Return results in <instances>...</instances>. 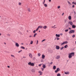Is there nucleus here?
Masks as SVG:
<instances>
[{"mask_svg": "<svg viewBox=\"0 0 76 76\" xmlns=\"http://www.w3.org/2000/svg\"><path fill=\"white\" fill-rule=\"evenodd\" d=\"M58 72V71H57V70H56V71H55V73H57V72Z\"/></svg>", "mask_w": 76, "mask_h": 76, "instance_id": "obj_38", "label": "nucleus"}, {"mask_svg": "<svg viewBox=\"0 0 76 76\" xmlns=\"http://www.w3.org/2000/svg\"><path fill=\"white\" fill-rule=\"evenodd\" d=\"M18 4H19L20 6H21V3H20V2H19V3H18Z\"/></svg>", "mask_w": 76, "mask_h": 76, "instance_id": "obj_35", "label": "nucleus"}, {"mask_svg": "<svg viewBox=\"0 0 76 76\" xmlns=\"http://www.w3.org/2000/svg\"><path fill=\"white\" fill-rule=\"evenodd\" d=\"M68 3H69V4H70V3L69 1H68Z\"/></svg>", "mask_w": 76, "mask_h": 76, "instance_id": "obj_42", "label": "nucleus"}, {"mask_svg": "<svg viewBox=\"0 0 76 76\" xmlns=\"http://www.w3.org/2000/svg\"><path fill=\"white\" fill-rule=\"evenodd\" d=\"M56 70L58 72L60 71V68H58L56 69Z\"/></svg>", "mask_w": 76, "mask_h": 76, "instance_id": "obj_21", "label": "nucleus"}, {"mask_svg": "<svg viewBox=\"0 0 76 76\" xmlns=\"http://www.w3.org/2000/svg\"><path fill=\"white\" fill-rule=\"evenodd\" d=\"M38 55L39 57H40V56H41V54H40V53H38Z\"/></svg>", "mask_w": 76, "mask_h": 76, "instance_id": "obj_33", "label": "nucleus"}, {"mask_svg": "<svg viewBox=\"0 0 76 76\" xmlns=\"http://www.w3.org/2000/svg\"><path fill=\"white\" fill-rule=\"evenodd\" d=\"M64 21H65V22H66V20H65Z\"/></svg>", "mask_w": 76, "mask_h": 76, "instance_id": "obj_58", "label": "nucleus"}, {"mask_svg": "<svg viewBox=\"0 0 76 76\" xmlns=\"http://www.w3.org/2000/svg\"><path fill=\"white\" fill-rule=\"evenodd\" d=\"M72 28H76V26L75 25H72Z\"/></svg>", "mask_w": 76, "mask_h": 76, "instance_id": "obj_20", "label": "nucleus"}, {"mask_svg": "<svg viewBox=\"0 0 76 76\" xmlns=\"http://www.w3.org/2000/svg\"><path fill=\"white\" fill-rule=\"evenodd\" d=\"M28 12H31V11L30 10V9L29 8H28Z\"/></svg>", "mask_w": 76, "mask_h": 76, "instance_id": "obj_31", "label": "nucleus"}, {"mask_svg": "<svg viewBox=\"0 0 76 76\" xmlns=\"http://www.w3.org/2000/svg\"><path fill=\"white\" fill-rule=\"evenodd\" d=\"M75 44H76V41H75Z\"/></svg>", "mask_w": 76, "mask_h": 76, "instance_id": "obj_61", "label": "nucleus"}, {"mask_svg": "<svg viewBox=\"0 0 76 76\" xmlns=\"http://www.w3.org/2000/svg\"><path fill=\"white\" fill-rule=\"evenodd\" d=\"M67 47H68V45H65L64 47V48H67Z\"/></svg>", "mask_w": 76, "mask_h": 76, "instance_id": "obj_19", "label": "nucleus"}, {"mask_svg": "<svg viewBox=\"0 0 76 76\" xmlns=\"http://www.w3.org/2000/svg\"><path fill=\"white\" fill-rule=\"evenodd\" d=\"M53 70H56V66H53Z\"/></svg>", "mask_w": 76, "mask_h": 76, "instance_id": "obj_17", "label": "nucleus"}, {"mask_svg": "<svg viewBox=\"0 0 76 76\" xmlns=\"http://www.w3.org/2000/svg\"><path fill=\"white\" fill-rule=\"evenodd\" d=\"M50 64L52 65L53 64V62H51L50 63Z\"/></svg>", "mask_w": 76, "mask_h": 76, "instance_id": "obj_46", "label": "nucleus"}, {"mask_svg": "<svg viewBox=\"0 0 76 76\" xmlns=\"http://www.w3.org/2000/svg\"><path fill=\"white\" fill-rule=\"evenodd\" d=\"M61 76V75H60V74L58 73L57 74V76Z\"/></svg>", "mask_w": 76, "mask_h": 76, "instance_id": "obj_25", "label": "nucleus"}, {"mask_svg": "<svg viewBox=\"0 0 76 76\" xmlns=\"http://www.w3.org/2000/svg\"><path fill=\"white\" fill-rule=\"evenodd\" d=\"M39 66H41V64H40L39 65Z\"/></svg>", "mask_w": 76, "mask_h": 76, "instance_id": "obj_48", "label": "nucleus"}, {"mask_svg": "<svg viewBox=\"0 0 76 76\" xmlns=\"http://www.w3.org/2000/svg\"><path fill=\"white\" fill-rule=\"evenodd\" d=\"M73 3H74V4H73ZM72 4H75V5H76V2L75 3V2H73L72 3Z\"/></svg>", "mask_w": 76, "mask_h": 76, "instance_id": "obj_32", "label": "nucleus"}, {"mask_svg": "<svg viewBox=\"0 0 76 76\" xmlns=\"http://www.w3.org/2000/svg\"><path fill=\"white\" fill-rule=\"evenodd\" d=\"M39 73H40V75H42V72L41 71H39Z\"/></svg>", "mask_w": 76, "mask_h": 76, "instance_id": "obj_14", "label": "nucleus"}, {"mask_svg": "<svg viewBox=\"0 0 76 76\" xmlns=\"http://www.w3.org/2000/svg\"><path fill=\"white\" fill-rule=\"evenodd\" d=\"M60 35H63V34L62 33H60Z\"/></svg>", "mask_w": 76, "mask_h": 76, "instance_id": "obj_47", "label": "nucleus"}, {"mask_svg": "<svg viewBox=\"0 0 76 76\" xmlns=\"http://www.w3.org/2000/svg\"><path fill=\"white\" fill-rule=\"evenodd\" d=\"M68 19L69 20H71V19H72V17H71V16H69L68 17Z\"/></svg>", "mask_w": 76, "mask_h": 76, "instance_id": "obj_16", "label": "nucleus"}, {"mask_svg": "<svg viewBox=\"0 0 76 76\" xmlns=\"http://www.w3.org/2000/svg\"><path fill=\"white\" fill-rule=\"evenodd\" d=\"M43 28L44 29H46V28H47V26H44Z\"/></svg>", "mask_w": 76, "mask_h": 76, "instance_id": "obj_12", "label": "nucleus"}, {"mask_svg": "<svg viewBox=\"0 0 76 76\" xmlns=\"http://www.w3.org/2000/svg\"><path fill=\"white\" fill-rule=\"evenodd\" d=\"M64 73L65 75H69L70 73V72H64Z\"/></svg>", "mask_w": 76, "mask_h": 76, "instance_id": "obj_8", "label": "nucleus"}, {"mask_svg": "<svg viewBox=\"0 0 76 76\" xmlns=\"http://www.w3.org/2000/svg\"><path fill=\"white\" fill-rule=\"evenodd\" d=\"M63 48H64V47H62L61 49L60 50H63Z\"/></svg>", "mask_w": 76, "mask_h": 76, "instance_id": "obj_36", "label": "nucleus"}, {"mask_svg": "<svg viewBox=\"0 0 76 76\" xmlns=\"http://www.w3.org/2000/svg\"><path fill=\"white\" fill-rule=\"evenodd\" d=\"M37 35V33L35 34L34 35V37H36V35Z\"/></svg>", "mask_w": 76, "mask_h": 76, "instance_id": "obj_24", "label": "nucleus"}, {"mask_svg": "<svg viewBox=\"0 0 76 76\" xmlns=\"http://www.w3.org/2000/svg\"><path fill=\"white\" fill-rule=\"evenodd\" d=\"M53 28H56V27H54Z\"/></svg>", "mask_w": 76, "mask_h": 76, "instance_id": "obj_59", "label": "nucleus"}, {"mask_svg": "<svg viewBox=\"0 0 76 76\" xmlns=\"http://www.w3.org/2000/svg\"><path fill=\"white\" fill-rule=\"evenodd\" d=\"M20 48L22 49H24V50H25V47H23V46H21L20 47Z\"/></svg>", "mask_w": 76, "mask_h": 76, "instance_id": "obj_22", "label": "nucleus"}, {"mask_svg": "<svg viewBox=\"0 0 76 76\" xmlns=\"http://www.w3.org/2000/svg\"><path fill=\"white\" fill-rule=\"evenodd\" d=\"M7 67L8 68H10V66H8Z\"/></svg>", "mask_w": 76, "mask_h": 76, "instance_id": "obj_45", "label": "nucleus"}, {"mask_svg": "<svg viewBox=\"0 0 76 76\" xmlns=\"http://www.w3.org/2000/svg\"><path fill=\"white\" fill-rule=\"evenodd\" d=\"M68 55L69 58H72V56H75V53L72 52L68 54Z\"/></svg>", "mask_w": 76, "mask_h": 76, "instance_id": "obj_1", "label": "nucleus"}, {"mask_svg": "<svg viewBox=\"0 0 76 76\" xmlns=\"http://www.w3.org/2000/svg\"><path fill=\"white\" fill-rule=\"evenodd\" d=\"M64 14V13H63V14L62 15V16H63Z\"/></svg>", "mask_w": 76, "mask_h": 76, "instance_id": "obj_55", "label": "nucleus"}, {"mask_svg": "<svg viewBox=\"0 0 76 76\" xmlns=\"http://www.w3.org/2000/svg\"><path fill=\"white\" fill-rule=\"evenodd\" d=\"M59 39H60V38H57V40H59Z\"/></svg>", "mask_w": 76, "mask_h": 76, "instance_id": "obj_44", "label": "nucleus"}, {"mask_svg": "<svg viewBox=\"0 0 76 76\" xmlns=\"http://www.w3.org/2000/svg\"><path fill=\"white\" fill-rule=\"evenodd\" d=\"M42 71H43V70H44V68H42Z\"/></svg>", "mask_w": 76, "mask_h": 76, "instance_id": "obj_50", "label": "nucleus"}, {"mask_svg": "<svg viewBox=\"0 0 76 76\" xmlns=\"http://www.w3.org/2000/svg\"><path fill=\"white\" fill-rule=\"evenodd\" d=\"M60 58V56L59 55L57 56L56 57V59H58L59 58Z\"/></svg>", "mask_w": 76, "mask_h": 76, "instance_id": "obj_13", "label": "nucleus"}, {"mask_svg": "<svg viewBox=\"0 0 76 76\" xmlns=\"http://www.w3.org/2000/svg\"><path fill=\"white\" fill-rule=\"evenodd\" d=\"M1 33H0V36H1Z\"/></svg>", "mask_w": 76, "mask_h": 76, "instance_id": "obj_57", "label": "nucleus"}, {"mask_svg": "<svg viewBox=\"0 0 76 76\" xmlns=\"http://www.w3.org/2000/svg\"><path fill=\"white\" fill-rule=\"evenodd\" d=\"M21 51H22V50H21L20 51H19L18 52V53H20V52H21Z\"/></svg>", "mask_w": 76, "mask_h": 76, "instance_id": "obj_39", "label": "nucleus"}, {"mask_svg": "<svg viewBox=\"0 0 76 76\" xmlns=\"http://www.w3.org/2000/svg\"><path fill=\"white\" fill-rule=\"evenodd\" d=\"M56 49H57V50H59L60 49V47L58 46H56Z\"/></svg>", "mask_w": 76, "mask_h": 76, "instance_id": "obj_10", "label": "nucleus"}, {"mask_svg": "<svg viewBox=\"0 0 76 76\" xmlns=\"http://www.w3.org/2000/svg\"><path fill=\"white\" fill-rule=\"evenodd\" d=\"M69 31V29H67L65 30V32H68Z\"/></svg>", "mask_w": 76, "mask_h": 76, "instance_id": "obj_34", "label": "nucleus"}, {"mask_svg": "<svg viewBox=\"0 0 76 76\" xmlns=\"http://www.w3.org/2000/svg\"><path fill=\"white\" fill-rule=\"evenodd\" d=\"M38 44V40H37V45Z\"/></svg>", "mask_w": 76, "mask_h": 76, "instance_id": "obj_37", "label": "nucleus"}, {"mask_svg": "<svg viewBox=\"0 0 76 76\" xmlns=\"http://www.w3.org/2000/svg\"><path fill=\"white\" fill-rule=\"evenodd\" d=\"M28 65H29V66H34L35 65V64H34V63H31V62H29L28 63Z\"/></svg>", "mask_w": 76, "mask_h": 76, "instance_id": "obj_2", "label": "nucleus"}, {"mask_svg": "<svg viewBox=\"0 0 76 76\" xmlns=\"http://www.w3.org/2000/svg\"><path fill=\"white\" fill-rule=\"evenodd\" d=\"M49 1L50 2H51V0H49Z\"/></svg>", "mask_w": 76, "mask_h": 76, "instance_id": "obj_52", "label": "nucleus"}, {"mask_svg": "<svg viewBox=\"0 0 76 76\" xmlns=\"http://www.w3.org/2000/svg\"><path fill=\"white\" fill-rule=\"evenodd\" d=\"M33 37L32 36H30L29 37Z\"/></svg>", "mask_w": 76, "mask_h": 76, "instance_id": "obj_53", "label": "nucleus"}, {"mask_svg": "<svg viewBox=\"0 0 76 76\" xmlns=\"http://www.w3.org/2000/svg\"><path fill=\"white\" fill-rule=\"evenodd\" d=\"M27 32H28V31H27Z\"/></svg>", "mask_w": 76, "mask_h": 76, "instance_id": "obj_64", "label": "nucleus"}, {"mask_svg": "<svg viewBox=\"0 0 76 76\" xmlns=\"http://www.w3.org/2000/svg\"><path fill=\"white\" fill-rule=\"evenodd\" d=\"M67 43H68V42L67 41L61 43V45H64V44H67Z\"/></svg>", "mask_w": 76, "mask_h": 76, "instance_id": "obj_5", "label": "nucleus"}, {"mask_svg": "<svg viewBox=\"0 0 76 76\" xmlns=\"http://www.w3.org/2000/svg\"><path fill=\"white\" fill-rule=\"evenodd\" d=\"M42 67L44 69H45V65L44 64H43L42 66Z\"/></svg>", "mask_w": 76, "mask_h": 76, "instance_id": "obj_23", "label": "nucleus"}, {"mask_svg": "<svg viewBox=\"0 0 76 76\" xmlns=\"http://www.w3.org/2000/svg\"><path fill=\"white\" fill-rule=\"evenodd\" d=\"M75 30H70L69 32V34H73L75 33Z\"/></svg>", "mask_w": 76, "mask_h": 76, "instance_id": "obj_3", "label": "nucleus"}, {"mask_svg": "<svg viewBox=\"0 0 76 76\" xmlns=\"http://www.w3.org/2000/svg\"><path fill=\"white\" fill-rule=\"evenodd\" d=\"M11 57H14V58H15V56L13 55H11Z\"/></svg>", "mask_w": 76, "mask_h": 76, "instance_id": "obj_28", "label": "nucleus"}, {"mask_svg": "<svg viewBox=\"0 0 76 76\" xmlns=\"http://www.w3.org/2000/svg\"><path fill=\"white\" fill-rule=\"evenodd\" d=\"M33 44V41H31L30 42V44Z\"/></svg>", "mask_w": 76, "mask_h": 76, "instance_id": "obj_26", "label": "nucleus"}, {"mask_svg": "<svg viewBox=\"0 0 76 76\" xmlns=\"http://www.w3.org/2000/svg\"><path fill=\"white\" fill-rule=\"evenodd\" d=\"M39 32H40V31H39Z\"/></svg>", "mask_w": 76, "mask_h": 76, "instance_id": "obj_60", "label": "nucleus"}, {"mask_svg": "<svg viewBox=\"0 0 76 76\" xmlns=\"http://www.w3.org/2000/svg\"><path fill=\"white\" fill-rule=\"evenodd\" d=\"M69 30H71V28H69Z\"/></svg>", "mask_w": 76, "mask_h": 76, "instance_id": "obj_49", "label": "nucleus"}, {"mask_svg": "<svg viewBox=\"0 0 76 76\" xmlns=\"http://www.w3.org/2000/svg\"><path fill=\"white\" fill-rule=\"evenodd\" d=\"M4 44H5V45H6V42H4Z\"/></svg>", "mask_w": 76, "mask_h": 76, "instance_id": "obj_54", "label": "nucleus"}, {"mask_svg": "<svg viewBox=\"0 0 76 76\" xmlns=\"http://www.w3.org/2000/svg\"><path fill=\"white\" fill-rule=\"evenodd\" d=\"M45 39H43L42 40V42H44V41H45Z\"/></svg>", "mask_w": 76, "mask_h": 76, "instance_id": "obj_41", "label": "nucleus"}, {"mask_svg": "<svg viewBox=\"0 0 76 76\" xmlns=\"http://www.w3.org/2000/svg\"><path fill=\"white\" fill-rule=\"evenodd\" d=\"M56 39H55V40H56Z\"/></svg>", "mask_w": 76, "mask_h": 76, "instance_id": "obj_62", "label": "nucleus"}, {"mask_svg": "<svg viewBox=\"0 0 76 76\" xmlns=\"http://www.w3.org/2000/svg\"><path fill=\"white\" fill-rule=\"evenodd\" d=\"M45 0H44V1L43 3V4H44L45 3Z\"/></svg>", "mask_w": 76, "mask_h": 76, "instance_id": "obj_43", "label": "nucleus"}, {"mask_svg": "<svg viewBox=\"0 0 76 76\" xmlns=\"http://www.w3.org/2000/svg\"><path fill=\"white\" fill-rule=\"evenodd\" d=\"M58 9H60V6H58Z\"/></svg>", "mask_w": 76, "mask_h": 76, "instance_id": "obj_40", "label": "nucleus"}, {"mask_svg": "<svg viewBox=\"0 0 76 76\" xmlns=\"http://www.w3.org/2000/svg\"><path fill=\"white\" fill-rule=\"evenodd\" d=\"M43 26H38V28L36 29V31H37L39 29V28H42Z\"/></svg>", "mask_w": 76, "mask_h": 76, "instance_id": "obj_4", "label": "nucleus"}, {"mask_svg": "<svg viewBox=\"0 0 76 76\" xmlns=\"http://www.w3.org/2000/svg\"><path fill=\"white\" fill-rule=\"evenodd\" d=\"M72 7H75V5H73L72 6Z\"/></svg>", "mask_w": 76, "mask_h": 76, "instance_id": "obj_51", "label": "nucleus"}, {"mask_svg": "<svg viewBox=\"0 0 76 76\" xmlns=\"http://www.w3.org/2000/svg\"><path fill=\"white\" fill-rule=\"evenodd\" d=\"M8 36H10V34H8Z\"/></svg>", "mask_w": 76, "mask_h": 76, "instance_id": "obj_56", "label": "nucleus"}, {"mask_svg": "<svg viewBox=\"0 0 76 76\" xmlns=\"http://www.w3.org/2000/svg\"><path fill=\"white\" fill-rule=\"evenodd\" d=\"M15 45L17 47H19V44L18 43H17V42H15Z\"/></svg>", "mask_w": 76, "mask_h": 76, "instance_id": "obj_7", "label": "nucleus"}, {"mask_svg": "<svg viewBox=\"0 0 76 76\" xmlns=\"http://www.w3.org/2000/svg\"><path fill=\"white\" fill-rule=\"evenodd\" d=\"M56 36L57 37H60V34H56Z\"/></svg>", "mask_w": 76, "mask_h": 76, "instance_id": "obj_18", "label": "nucleus"}, {"mask_svg": "<svg viewBox=\"0 0 76 76\" xmlns=\"http://www.w3.org/2000/svg\"><path fill=\"white\" fill-rule=\"evenodd\" d=\"M69 24H70V25H73V22H72V21H69L68 22Z\"/></svg>", "mask_w": 76, "mask_h": 76, "instance_id": "obj_9", "label": "nucleus"}, {"mask_svg": "<svg viewBox=\"0 0 76 76\" xmlns=\"http://www.w3.org/2000/svg\"><path fill=\"white\" fill-rule=\"evenodd\" d=\"M37 31V30H35L33 31V33H34V34H35V32H36V31Z\"/></svg>", "mask_w": 76, "mask_h": 76, "instance_id": "obj_27", "label": "nucleus"}, {"mask_svg": "<svg viewBox=\"0 0 76 76\" xmlns=\"http://www.w3.org/2000/svg\"><path fill=\"white\" fill-rule=\"evenodd\" d=\"M72 37V38H75V35L73 34Z\"/></svg>", "mask_w": 76, "mask_h": 76, "instance_id": "obj_30", "label": "nucleus"}, {"mask_svg": "<svg viewBox=\"0 0 76 76\" xmlns=\"http://www.w3.org/2000/svg\"><path fill=\"white\" fill-rule=\"evenodd\" d=\"M45 56L43 54L42 55V58L43 59H44V58H45Z\"/></svg>", "mask_w": 76, "mask_h": 76, "instance_id": "obj_15", "label": "nucleus"}, {"mask_svg": "<svg viewBox=\"0 0 76 76\" xmlns=\"http://www.w3.org/2000/svg\"><path fill=\"white\" fill-rule=\"evenodd\" d=\"M53 27H54V26L53 27H53H52V28H53Z\"/></svg>", "mask_w": 76, "mask_h": 76, "instance_id": "obj_63", "label": "nucleus"}, {"mask_svg": "<svg viewBox=\"0 0 76 76\" xmlns=\"http://www.w3.org/2000/svg\"><path fill=\"white\" fill-rule=\"evenodd\" d=\"M35 69H33L31 70V72L33 73H35Z\"/></svg>", "mask_w": 76, "mask_h": 76, "instance_id": "obj_11", "label": "nucleus"}, {"mask_svg": "<svg viewBox=\"0 0 76 76\" xmlns=\"http://www.w3.org/2000/svg\"><path fill=\"white\" fill-rule=\"evenodd\" d=\"M28 55L29 57H30L31 58H32V54L31 53H29L28 54Z\"/></svg>", "mask_w": 76, "mask_h": 76, "instance_id": "obj_6", "label": "nucleus"}, {"mask_svg": "<svg viewBox=\"0 0 76 76\" xmlns=\"http://www.w3.org/2000/svg\"><path fill=\"white\" fill-rule=\"evenodd\" d=\"M44 6L45 7H47L48 6V5L46 4H45Z\"/></svg>", "mask_w": 76, "mask_h": 76, "instance_id": "obj_29", "label": "nucleus"}]
</instances>
